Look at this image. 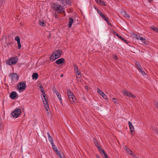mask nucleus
<instances>
[{
  "mask_svg": "<svg viewBox=\"0 0 158 158\" xmlns=\"http://www.w3.org/2000/svg\"><path fill=\"white\" fill-rule=\"evenodd\" d=\"M60 3L64 6L66 5L65 0H60Z\"/></svg>",
  "mask_w": 158,
  "mask_h": 158,
  "instance_id": "26",
  "label": "nucleus"
},
{
  "mask_svg": "<svg viewBox=\"0 0 158 158\" xmlns=\"http://www.w3.org/2000/svg\"><path fill=\"white\" fill-rule=\"evenodd\" d=\"M96 156L98 158H100V156L98 155H96Z\"/></svg>",
  "mask_w": 158,
  "mask_h": 158,
  "instance_id": "50",
  "label": "nucleus"
},
{
  "mask_svg": "<svg viewBox=\"0 0 158 158\" xmlns=\"http://www.w3.org/2000/svg\"><path fill=\"white\" fill-rule=\"evenodd\" d=\"M133 36L134 38H136L137 40H140L142 41V42L144 44H147L146 41V39L143 37H140V35L136 34L133 35Z\"/></svg>",
  "mask_w": 158,
  "mask_h": 158,
  "instance_id": "7",
  "label": "nucleus"
},
{
  "mask_svg": "<svg viewBox=\"0 0 158 158\" xmlns=\"http://www.w3.org/2000/svg\"><path fill=\"white\" fill-rule=\"evenodd\" d=\"M156 134L157 135H158V131H156Z\"/></svg>",
  "mask_w": 158,
  "mask_h": 158,
  "instance_id": "49",
  "label": "nucleus"
},
{
  "mask_svg": "<svg viewBox=\"0 0 158 158\" xmlns=\"http://www.w3.org/2000/svg\"><path fill=\"white\" fill-rule=\"evenodd\" d=\"M136 67L138 70L142 74L145 73L143 70L142 69L141 66H140L139 63L138 62H136L135 63Z\"/></svg>",
  "mask_w": 158,
  "mask_h": 158,
  "instance_id": "10",
  "label": "nucleus"
},
{
  "mask_svg": "<svg viewBox=\"0 0 158 158\" xmlns=\"http://www.w3.org/2000/svg\"><path fill=\"white\" fill-rule=\"evenodd\" d=\"M104 98L107 99V96L105 95V94L103 93L101 95Z\"/></svg>",
  "mask_w": 158,
  "mask_h": 158,
  "instance_id": "32",
  "label": "nucleus"
},
{
  "mask_svg": "<svg viewBox=\"0 0 158 158\" xmlns=\"http://www.w3.org/2000/svg\"><path fill=\"white\" fill-rule=\"evenodd\" d=\"M39 88L40 89V90L41 91V92L44 91V89L41 85H40V86Z\"/></svg>",
  "mask_w": 158,
  "mask_h": 158,
  "instance_id": "35",
  "label": "nucleus"
},
{
  "mask_svg": "<svg viewBox=\"0 0 158 158\" xmlns=\"http://www.w3.org/2000/svg\"><path fill=\"white\" fill-rule=\"evenodd\" d=\"M42 100L44 104V106H45V107L46 109V110H47L48 111L49 107H48V102H47L48 98L47 99L46 98L43 99V98H42Z\"/></svg>",
  "mask_w": 158,
  "mask_h": 158,
  "instance_id": "13",
  "label": "nucleus"
},
{
  "mask_svg": "<svg viewBox=\"0 0 158 158\" xmlns=\"http://www.w3.org/2000/svg\"><path fill=\"white\" fill-rule=\"evenodd\" d=\"M55 152H56V154L60 157V158H62V156L61 155V153L58 150H56V151H55Z\"/></svg>",
  "mask_w": 158,
  "mask_h": 158,
  "instance_id": "25",
  "label": "nucleus"
},
{
  "mask_svg": "<svg viewBox=\"0 0 158 158\" xmlns=\"http://www.w3.org/2000/svg\"><path fill=\"white\" fill-rule=\"evenodd\" d=\"M17 93L15 91L11 92L10 94V97L11 99H16Z\"/></svg>",
  "mask_w": 158,
  "mask_h": 158,
  "instance_id": "16",
  "label": "nucleus"
},
{
  "mask_svg": "<svg viewBox=\"0 0 158 158\" xmlns=\"http://www.w3.org/2000/svg\"><path fill=\"white\" fill-rule=\"evenodd\" d=\"M95 1L96 2H98L99 1V0H95Z\"/></svg>",
  "mask_w": 158,
  "mask_h": 158,
  "instance_id": "51",
  "label": "nucleus"
},
{
  "mask_svg": "<svg viewBox=\"0 0 158 158\" xmlns=\"http://www.w3.org/2000/svg\"><path fill=\"white\" fill-rule=\"evenodd\" d=\"M98 149L101 153H103L104 154L106 153L104 151L102 150L100 147H98Z\"/></svg>",
  "mask_w": 158,
  "mask_h": 158,
  "instance_id": "30",
  "label": "nucleus"
},
{
  "mask_svg": "<svg viewBox=\"0 0 158 158\" xmlns=\"http://www.w3.org/2000/svg\"><path fill=\"white\" fill-rule=\"evenodd\" d=\"M64 61V59L63 58H61L56 60L55 62L58 64H62Z\"/></svg>",
  "mask_w": 158,
  "mask_h": 158,
  "instance_id": "15",
  "label": "nucleus"
},
{
  "mask_svg": "<svg viewBox=\"0 0 158 158\" xmlns=\"http://www.w3.org/2000/svg\"><path fill=\"white\" fill-rule=\"evenodd\" d=\"M74 69V71L75 72L76 74V78H78V77L77 76V75H81V73L79 71V70L77 66V65L75 64L73 65Z\"/></svg>",
  "mask_w": 158,
  "mask_h": 158,
  "instance_id": "12",
  "label": "nucleus"
},
{
  "mask_svg": "<svg viewBox=\"0 0 158 158\" xmlns=\"http://www.w3.org/2000/svg\"><path fill=\"white\" fill-rule=\"evenodd\" d=\"M40 25L42 26H44L45 25V23L43 21H40Z\"/></svg>",
  "mask_w": 158,
  "mask_h": 158,
  "instance_id": "40",
  "label": "nucleus"
},
{
  "mask_svg": "<svg viewBox=\"0 0 158 158\" xmlns=\"http://www.w3.org/2000/svg\"><path fill=\"white\" fill-rule=\"evenodd\" d=\"M32 77L33 79L36 80L38 77V74L37 73H33Z\"/></svg>",
  "mask_w": 158,
  "mask_h": 158,
  "instance_id": "21",
  "label": "nucleus"
},
{
  "mask_svg": "<svg viewBox=\"0 0 158 158\" xmlns=\"http://www.w3.org/2000/svg\"><path fill=\"white\" fill-rule=\"evenodd\" d=\"M98 2L100 4L102 5L103 6H106L105 3L103 2V1H102V0H99L98 1Z\"/></svg>",
  "mask_w": 158,
  "mask_h": 158,
  "instance_id": "23",
  "label": "nucleus"
},
{
  "mask_svg": "<svg viewBox=\"0 0 158 158\" xmlns=\"http://www.w3.org/2000/svg\"><path fill=\"white\" fill-rule=\"evenodd\" d=\"M3 123L2 121V119L0 118V129H2L3 128Z\"/></svg>",
  "mask_w": 158,
  "mask_h": 158,
  "instance_id": "24",
  "label": "nucleus"
},
{
  "mask_svg": "<svg viewBox=\"0 0 158 158\" xmlns=\"http://www.w3.org/2000/svg\"><path fill=\"white\" fill-rule=\"evenodd\" d=\"M56 15H57V14H56Z\"/></svg>",
  "mask_w": 158,
  "mask_h": 158,
  "instance_id": "52",
  "label": "nucleus"
},
{
  "mask_svg": "<svg viewBox=\"0 0 158 158\" xmlns=\"http://www.w3.org/2000/svg\"><path fill=\"white\" fill-rule=\"evenodd\" d=\"M112 101L115 103H118V102L117 99L114 98H112Z\"/></svg>",
  "mask_w": 158,
  "mask_h": 158,
  "instance_id": "33",
  "label": "nucleus"
},
{
  "mask_svg": "<svg viewBox=\"0 0 158 158\" xmlns=\"http://www.w3.org/2000/svg\"><path fill=\"white\" fill-rule=\"evenodd\" d=\"M114 58L115 59V60H118V58L116 56L114 55Z\"/></svg>",
  "mask_w": 158,
  "mask_h": 158,
  "instance_id": "46",
  "label": "nucleus"
},
{
  "mask_svg": "<svg viewBox=\"0 0 158 158\" xmlns=\"http://www.w3.org/2000/svg\"><path fill=\"white\" fill-rule=\"evenodd\" d=\"M95 9L97 11V12L98 14L103 19L104 18L105 16L104 15L102 12L100 11L99 10H98L97 8L96 7H94Z\"/></svg>",
  "mask_w": 158,
  "mask_h": 158,
  "instance_id": "18",
  "label": "nucleus"
},
{
  "mask_svg": "<svg viewBox=\"0 0 158 158\" xmlns=\"http://www.w3.org/2000/svg\"><path fill=\"white\" fill-rule=\"evenodd\" d=\"M67 94L68 99L70 101V102L72 104H74L75 102V96L74 95L73 92L70 90H67Z\"/></svg>",
  "mask_w": 158,
  "mask_h": 158,
  "instance_id": "1",
  "label": "nucleus"
},
{
  "mask_svg": "<svg viewBox=\"0 0 158 158\" xmlns=\"http://www.w3.org/2000/svg\"><path fill=\"white\" fill-rule=\"evenodd\" d=\"M10 77L13 81L17 82L18 80V75L16 73H12L10 75Z\"/></svg>",
  "mask_w": 158,
  "mask_h": 158,
  "instance_id": "8",
  "label": "nucleus"
},
{
  "mask_svg": "<svg viewBox=\"0 0 158 158\" xmlns=\"http://www.w3.org/2000/svg\"><path fill=\"white\" fill-rule=\"evenodd\" d=\"M47 135H48V136L49 140H51L52 139V137L50 135V134H49V133L47 132Z\"/></svg>",
  "mask_w": 158,
  "mask_h": 158,
  "instance_id": "37",
  "label": "nucleus"
},
{
  "mask_svg": "<svg viewBox=\"0 0 158 158\" xmlns=\"http://www.w3.org/2000/svg\"><path fill=\"white\" fill-rule=\"evenodd\" d=\"M124 149L132 157H134V158L136 157L133 152L129 148H127L126 147H125L124 148Z\"/></svg>",
  "mask_w": 158,
  "mask_h": 158,
  "instance_id": "14",
  "label": "nucleus"
},
{
  "mask_svg": "<svg viewBox=\"0 0 158 158\" xmlns=\"http://www.w3.org/2000/svg\"><path fill=\"white\" fill-rule=\"evenodd\" d=\"M53 8L56 10L58 13L61 12L63 10V8L60 5L57 3H54L53 4Z\"/></svg>",
  "mask_w": 158,
  "mask_h": 158,
  "instance_id": "3",
  "label": "nucleus"
},
{
  "mask_svg": "<svg viewBox=\"0 0 158 158\" xmlns=\"http://www.w3.org/2000/svg\"><path fill=\"white\" fill-rule=\"evenodd\" d=\"M94 142H95V145L96 146V147H97L98 148V147H100L99 146V143L97 142H96L95 141H94Z\"/></svg>",
  "mask_w": 158,
  "mask_h": 158,
  "instance_id": "42",
  "label": "nucleus"
},
{
  "mask_svg": "<svg viewBox=\"0 0 158 158\" xmlns=\"http://www.w3.org/2000/svg\"><path fill=\"white\" fill-rule=\"evenodd\" d=\"M128 123L130 128L131 132H133L134 131V129L132 123L129 121L128 122Z\"/></svg>",
  "mask_w": 158,
  "mask_h": 158,
  "instance_id": "17",
  "label": "nucleus"
},
{
  "mask_svg": "<svg viewBox=\"0 0 158 158\" xmlns=\"http://www.w3.org/2000/svg\"><path fill=\"white\" fill-rule=\"evenodd\" d=\"M18 60L15 57H11L6 61V64L9 65H13L15 64L17 62Z\"/></svg>",
  "mask_w": 158,
  "mask_h": 158,
  "instance_id": "6",
  "label": "nucleus"
},
{
  "mask_svg": "<svg viewBox=\"0 0 158 158\" xmlns=\"http://www.w3.org/2000/svg\"><path fill=\"white\" fill-rule=\"evenodd\" d=\"M119 38L121 40H123L125 43H126L127 44H128V41L125 39L124 38H123L122 36H120V37H119Z\"/></svg>",
  "mask_w": 158,
  "mask_h": 158,
  "instance_id": "29",
  "label": "nucleus"
},
{
  "mask_svg": "<svg viewBox=\"0 0 158 158\" xmlns=\"http://www.w3.org/2000/svg\"><path fill=\"white\" fill-rule=\"evenodd\" d=\"M104 157L105 158H109L108 156L106 154V153H105L104 154Z\"/></svg>",
  "mask_w": 158,
  "mask_h": 158,
  "instance_id": "45",
  "label": "nucleus"
},
{
  "mask_svg": "<svg viewBox=\"0 0 158 158\" xmlns=\"http://www.w3.org/2000/svg\"><path fill=\"white\" fill-rule=\"evenodd\" d=\"M56 95L57 96L58 98L59 99L60 102L61 103H62V100L61 97V95L60 94L58 93L57 94H56Z\"/></svg>",
  "mask_w": 158,
  "mask_h": 158,
  "instance_id": "22",
  "label": "nucleus"
},
{
  "mask_svg": "<svg viewBox=\"0 0 158 158\" xmlns=\"http://www.w3.org/2000/svg\"><path fill=\"white\" fill-rule=\"evenodd\" d=\"M73 19L71 18H70L69 19V27L70 28L71 27L72 23L73 22Z\"/></svg>",
  "mask_w": 158,
  "mask_h": 158,
  "instance_id": "19",
  "label": "nucleus"
},
{
  "mask_svg": "<svg viewBox=\"0 0 158 158\" xmlns=\"http://www.w3.org/2000/svg\"><path fill=\"white\" fill-rule=\"evenodd\" d=\"M57 59V58L55 57V56L53 55V53L52 54V55L50 56V60L52 61L55 60Z\"/></svg>",
  "mask_w": 158,
  "mask_h": 158,
  "instance_id": "20",
  "label": "nucleus"
},
{
  "mask_svg": "<svg viewBox=\"0 0 158 158\" xmlns=\"http://www.w3.org/2000/svg\"><path fill=\"white\" fill-rule=\"evenodd\" d=\"M122 94L126 96H128L132 98H136V96L130 93L128 91L124 89L122 91Z\"/></svg>",
  "mask_w": 158,
  "mask_h": 158,
  "instance_id": "5",
  "label": "nucleus"
},
{
  "mask_svg": "<svg viewBox=\"0 0 158 158\" xmlns=\"http://www.w3.org/2000/svg\"><path fill=\"white\" fill-rule=\"evenodd\" d=\"M26 88V83L24 82H20L17 86L18 90L19 93L25 90Z\"/></svg>",
  "mask_w": 158,
  "mask_h": 158,
  "instance_id": "2",
  "label": "nucleus"
},
{
  "mask_svg": "<svg viewBox=\"0 0 158 158\" xmlns=\"http://www.w3.org/2000/svg\"><path fill=\"white\" fill-rule=\"evenodd\" d=\"M53 53V55L55 56V57L58 59L60 57L62 53V52L60 50H55Z\"/></svg>",
  "mask_w": 158,
  "mask_h": 158,
  "instance_id": "9",
  "label": "nucleus"
},
{
  "mask_svg": "<svg viewBox=\"0 0 158 158\" xmlns=\"http://www.w3.org/2000/svg\"><path fill=\"white\" fill-rule=\"evenodd\" d=\"M113 34L115 35H116L119 38V37H120V35H119L116 32H115L114 31H113Z\"/></svg>",
  "mask_w": 158,
  "mask_h": 158,
  "instance_id": "41",
  "label": "nucleus"
},
{
  "mask_svg": "<svg viewBox=\"0 0 158 158\" xmlns=\"http://www.w3.org/2000/svg\"><path fill=\"white\" fill-rule=\"evenodd\" d=\"M103 19L104 20H105V21H106V22L109 25H111V23H110L109 20H108V19L107 18H106V17H105Z\"/></svg>",
  "mask_w": 158,
  "mask_h": 158,
  "instance_id": "27",
  "label": "nucleus"
},
{
  "mask_svg": "<svg viewBox=\"0 0 158 158\" xmlns=\"http://www.w3.org/2000/svg\"><path fill=\"white\" fill-rule=\"evenodd\" d=\"M151 28L152 29L158 33V28H157L155 27L154 26H152L151 27Z\"/></svg>",
  "mask_w": 158,
  "mask_h": 158,
  "instance_id": "28",
  "label": "nucleus"
},
{
  "mask_svg": "<svg viewBox=\"0 0 158 158\" xmlns=\"http://www.w3.org/2000/svg\"><path fill=\"white\" fill-rule=\"evenodd\" d=\"M15 40L17 42L18 49H20L21 47V45L20 43V38L18 36H17L15 37Z\"/></svg>",
  "mask_w": 158,
  "mask_h": 158,
  "instance_id": "11",
  "label": "nucleus"
},
{
  "mask_svg": "<svg viewBox=\"0 0 158 158\" xmlns=\"http://www.w3.org/2000/svg\"><path fill=\"white\" fill-rule=\"evenodd\" d=\"M123 15L126 18H130L129 16L127 14V13L126 12H125L124 13V14Z\"/></svg>",
  "mask_w": 158,
  "mask_h": 158,
  "instance_id": "38",
  "label": "nucleus"
},
{
  "mask_svg": "<svg viewBox=\"0 0 158 158\" xmlns=\"http://www.w3.org/2000/svg\"><path fill=\"white\" fill-rule=\"evenodd\" d=\"M52 148L54 150V151L55 152L56 151V150H57V149L56 148V146L55 145H53L52 146Z\"/></svg>",
  "mask_w": 158,
  "mask_h": 158,
  "instance_id": "36",
  "label": "nucleus"
},
{
  "mask_svg": "<svg viewBox=\"0 0 158 158\" xmlns=\"http://www.w3.org/2000/svg\"><path fill=\"white\" fill-rule=\"evenodd\" d=\"M97 91L98 93L100 95H101L103 93L102 91L100 90V89L99 88H98L97 89Z\"/></svg>",
  "mask_w": 158,
  "mask_h": 158,
  "instance_id": "31",
  "label": "nucleus"
},
{
  "mask_svg": "<svg viewBox=\"0 0 158 158\" xmlns=\"http://www.w3.org/2000/svg\"><path fill=\"white\" fill-rule=\"evenodd\" d=\"M42 95H43V98H44L43 99H44V98H46L47 99V98H48L46 96V94H45V93L44 92V91L42 92Z\"/></svg>",
  "mask_w": 158,
  "mask_h": 158,
  "instance_id": "34",
  "label": "nucleus"
},
{
  "mask_svg": "<svg viewBox=\"0 0 158 158\" xmlns=\"http://www.w3.org/2000/svg\"><path fill=\"white\" fill-rule=\"evenodd\" d=\"M54 92L55 94H56L59 93L57 90L56 89L54 90Z\"/></svg>",
  "mask_w": 158,
  "mask_h": 158,
  "instance_id": "44",
  "label": "nucleus"
},
{
  "mask_svg": "<svg viewBox=\"0 0 158 158\" xmlns=\"http://www.w3.org/2000/svg\"><path fill=\"white\" fill-rule=\"evenodd\" d=\"M66 5H71V1L70 0H65Z\"/></svg>",
  "mask_w": 158,
  "mask_h": 158,
  "instance_id": "39",
  "label": "nucleus"
},
{
  "mask_svg": "<svg viewBox=\"0 0 158 158\" xmlns=\"http://www.w3.org/2000/svg\"><path fill=\"white\" fill-rule=\"evenodd\" d=\"M49 140V141L50 143L51 144L52 146L53 145H54L52 139L51 140Z\"/></svg>",
  "mask_w": 158,
  "mask_h": 158,
  "instance_id": "43",
  "label": "nucleus"
},
{
  "mask_svg": "<svg viewBox=\"0 0 158 158\" xmlns=\"http://www.w3.org/2000/svg\"><path fill=\"white\" fill-rule=\"evenodd\" d=\"M156 107H157V108L158 109V103H157L156 104Z\"/></svg>",
  "mask_w": 158,
  "mask_h": 158,
  "instance_id": "47",
  "label": "nucleus"
},
{
  "mask_svg": "<svg viewBox=\"0 0 158 158\" xmlns=\"http://www.w3.org/2000/svg\"><path fill=\"white\" fill-rule=\"evenodd\" d=\"M21 113V110L19 109H16L11 113L12 116L14 118L18 117Z\"/></svg>",
  "mask_w": 158,
  "mask_h": 158,
  "instance_id": "4",
  "label": "nucleus"
},
{
  "mask_svg": "<svg viewBox=\"0 0 158 158\" xmlns=\"http://www.w3.org/2000/svg\"><path fill=\"white\" fill-rule=\"evenodd\" d=\"M60 76L61 77H62L63 76V74H61L60 75Z\"/></svg>",
  "mask_w": 158,
  "mask_h": 158,
  "instance_id": "48",
  "label": "nucleus"
}]
</instances>
